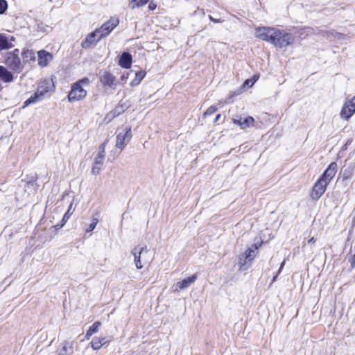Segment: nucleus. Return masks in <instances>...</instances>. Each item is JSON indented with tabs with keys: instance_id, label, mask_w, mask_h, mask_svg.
<instances>
[{
	"instance_id": "nucleus-1",
	"label": "nucleus",
	"mask_w": 355,
	"mask_h": 355,
	"mask_svg": "<svg viewBox=\"0 0 355 355\" xmlns=\"http://www.w3.org/2000/svg\"><path fill=\"white\" fill-rule=\"evenodd\" d=\"M337 169L338 165L336 162H331L329 165L311 189L310 196L313 200H318L324 193L328 184L335 176Z\"/></svg>"
},
{
	"instance_id": "nucleus-2",
	"label": "nucleus",
	"mask_w": 355,
	"mask_h": 355,
	"mask_svg": "<svg viewBox=\"0 0 355 355\" xmlns=\"http://www.w3.org/2000/svg\"><path fill=\"white\" fill-rule=\"evenodd\" d=\"M90 83V80L86 77L74 83L67 96L68 101L70 103H73L83 100L87 94L86 88L89 86Z\"/></svg>"
},
{
	"instance_id": "nucleus-3",
	"label": "nucleus",
	"mask_w": 355,
	"mask_h": 355,
	"mask_svg": "<svg viewBox=\"0 0 355 355\" xmlns=\"http://www.w3.org/2000/svg\"><path fill=\"white\" fill-rule=\"evenodd\" d=\"M261 245V243L253 244L239 256L237 264L239 270L244 271L251 267Z\"/></svg>"
},
{
	"instance_id": "nucleus-4",
	"label": "nucleus",
	"mask_w": 355,
	"mask_h": 355,
	"mask_svg": "<svg viewBox=\"0 0 355 355\" xmlns=\"http://www.w3.org/2000/svg\"><path fill=\"white\" fill-rule=\"evenodd\" d=\"M131 254L134 257L135 265L137 269H141L145 264L152 260L149 254L150 250L146 246L135 247L132 250Z\"/></svg>"
},
{
	"instance_id": "nucleus-5",
	"label": "nucleus",
	"mask_w": 355,
	"mask_h": 355,
	"mask_svg": "<svg viewBox=\"0 0 355 355\" xmlns=\"http://www.w3.org/2000/svg\"><path fill=\"white\" fill-rule=\"evenodd\" d=\"M132 131L130 126H125L118 130L116 135V147L123 150L128 144L132 138Z\"/></svg>"
},
{
	"instance_id": "nucleus-6",
	"label": "nucleus",
	"mask_w": 355,
	"mask_h": 355,
	"mask_svg": "<svg viewBox=\"0 0 355 355\" xmlns=\"http://www.w3.org/2000/svg\"><path fill=\"white\" fill-rule=\"evenodd\" d=\"M119 24V18L112 17L107 21L102 24L101 27L96 29L98 37L102 39L107 37Z\"/></svg>"
},
{
	"instance_id": "nucleus-7",
	"label": "nucleus",
	"mask_w": 355,
	"mask_h": 355,
	"mask_svg": "<svg viewBox=\"0 0 355 355\" xmlns=\"http://www.w3.org/2000/svg\"><path fill=\"white\" fill-rule=\"evenodd\" d=\"M276 36L274 37V41H272V44L275 46L278 47H285L290 45L293 40V36L288 33L284 31H281L278 29H275Z\"/></svg>"
},
{
	"instance_id": "nucleus-8",
	"label": "nucleus",
	"mask_w": 355,
	"mask_h": 355,
	"mask_svg": "<svg viewBox=\"0 0 355 355\" xmlns=\"http://www.w3.org/2000/svg\"><path fill=\"white\" fill-rule=\"evenodd\" d=\"M5 63L12 70L21 71L23 66L19 57V50L15 49L13 51L9 52L6 55Z\"/></svg>"
},
{
	"instance_id": "nucleus-9",
	"label": "nucleus",
	"mask_w": 355,
	"mask_h": 355,
	"mask_svg": "<svg viewBox=\"0 0 355 355\" xmlns=\"http://www.w3.org/2000/svg\"><path fill=\"white\" fill-rule=\"evenodd\" d=\"M275 28L272 27H258L256 28L255 36L263 41H266L272 44L274 41V37L276 35Z\"/></svg>"
},
{
	"instance_id": "nucleus-10",
	"label": "nucleus",
	"mask_w": 355,
	"mask_h": 355,
	"mask_svg": "<svg viewBox=\"0 0 355 355\" xmlns=\"http://www.w3.org/2000/svg\"><path fill=\"white\" fill-rule=\"evenodd\" d=\"M55 85L52 79L42 80L38 85L37 92L43 98L54 91Z\"/></svg>"
},
{
	"instance_id": "nucleus-11",
	"label": "nucleus",
	"mask_w": 355,
	"mask_h": 355,
	"mask_svg": "<svg viewBox=\"0 0 355 355\" xmlns=\"http://www.w3.org/2000/svg\"><path fill=\"white\" fill-rule=\"evenodd\" d=\"M355 112V103L351 99L345 101L340 112L342 119L348 121Z\"/></svg>"
},
{
	"instance_id": "nucleus-12",
	"label": "nucleus",
	"mask_w": 355,
	"mask_h": 355,
	"mask_svg": "<svg viewBox=\"0 0 355 355\" xmlns=\"http://www.w3.org/2000/svg\"><path fill=\"white\" fill-rule=\"evenodd\" d=\"M100 81L105 87L115 89L117 85L116 78L110 72H104L100 76Z\"/></svg>"
},
{
	"instance_id": "nucleus-13",
	"label": "nucleus",
	"mask_w": 355,
	"mask_h": 355,
	"mask_svg": "<svg viewBox=\"0 0 355 355\" xmlns=\"http://www.w3.org/2000/svg\"><path fill=\"white\" fill-rule=\"evenodd\" d=\"M101 38L98 37V35L95 30L94 32L89 33L85 40L81 43V46L84 49H89L93 45H95Z\"/></svg>"
},
{
	"instance_id": "nucleus-14",
	"label": "nucleus",
	"mask_w": 355,
	"mask_h": 355,
	"mask_svg": "<svg viewBox=\"0 0 355 355\" xmlns=\"http://www.w3.org/2000/svg\"><path fill=\"white\" fill-rule=\"evenodd\" d=\"M38 64L41 67H46L53 60V55L44 50H40L37 52Z\"/></svg>"
},
{
	"instance_id": "nucleus-15",
	"label": "nucleus",
	"mask_w": 355,
	"mask_h": 355,
	"mask_svg": "<svg viewBox=\"0 0 355 355\" xmlns=\"http://www.w3.org/2000/svg\"><path fill=\"white\" fill-rule=\"evenodd\" d=\"M197 277L196 275H193L191 277H189L182 281L178 282L176 284V288L175 289V291H178V290H183L187 288H188L190 285H191L193 283L195 282L196 280Z\"/></svg>"
},
{
	"instance_id": "nucleus-16",
	"label": "nucleus",
	"mask_w": 355,
	"mask_h": 355,
	"mask_svg": "<svg viewBox=\"0 0 355 355\" xmlns=\"http://www.w3.org/2000/svg\"><path fill=\"white\" fill-rule=\"evenodd\" d=\"M110 340L105 337H94L91 341V347L94 350H98L102 346L108 345Z\"/></svg>"
},
{
	"instance_id": "nucleus-17",
	"label": "nucleus",
	"mask_w": 355,
	"mask_h": 355,
	"mask_svg": "<svg viewBox=\"0 0 355 355\" xmlns=\"http://www.w3.org/2000/svg\"><path fill=\"white\" fill-rule=\"evenodd\" d=\"M132 64V56L130 53L124 52L121 55L119 64L125 69H129Z\"/></svg>"
},
{
	"instance_id": "nucleus-18",
	"label": "nucleus",
	"mask_w": 355,
	"mask_h": 355,
	"mask_svg": "<svg viewBox=\"0 0 355 355\" xmlns=\"http://www.w3.org/2000/svg\"><path fill=\"white\" fill-rule=\"evenodd\" d=\"M107 140H106L104 143L101 144L100 146V152L98 156L94 159V164L97 166H101L103 164L104 158L105 156V146L107 143Z\"/></svg>"
},
{
	"instance_id": "nucleus-19",
	"label": "nucleus",
	"mask_w": 355,
	"mask_h": 355,
	"mask_svg": "<svg viewBox=\"0 0 355 355\" xmlns=\"http://www.w3.org/2000/svg\"><path fill=\"white\" fill-rule=\"evenodd\" d=\"M0 79L6 83H10L13 80V76L6 67L0 66Z\"/></svg>"
},
{
	"instance_id": "nucleus-20",
	"label": "nucleus",
	"mask_w": 355,
	"mask_h": 355,
	"mask_svg": "<svg viewBox=\"0 0 355 355\" xmlns=\"http://www.w3.org/2000/svg\"><path fill=\"white\" fill-rule=\"evenodd\" d=\"M13 47V44L10 42L6 35L0 33V51L9 49Z\"/></svg>"
},
{
	"instance_id": "nucleus-21",
	"label": "nucleus",
	"mask_w": 355,
	"mask_h": 355,
	"mask_svg": "<svg viewBox=\"0 0 355 355\" xmlns=\"http://www.w3.org/2000/svg\"><path fill=\"white\" fill-rule=\"evenodd\" d=\"M21 55L24 62L35 61L36 58L34 51L30 49L24 50Z\"/></svg>"
},
{
	"instance_id": "nucleus-22",
	"label": "nucleus",
	"mask_w": 355,
	"mask_h": 355,
	"mask_svg": "<svg viewBox=\"0 0 355 355\" xmlns=\"http://www.w3.org/2000/svg\"><path fill=\"white\" fill-rule=\"evenodd\" d=\"M146 76V72L145 71H139L138 72H137L135 73V78L130 82V86L131 87H135V86H137L140 84V83L141 82V80L144 78Z\"/></svg>"
},
{
	"instance_id": "nucleus-23",
	"label": "nucleus",
	"mask_w": 355,
	"mask_h": 355,
	"mask_svg": "<svg viewBox=\"0 0 355 355\" xmlns=\"http://www.w3.org/2000/svg\"><path fill=\"white\" fill-rule=\"evenodd\" d=\"M42 99L43 98L40 95H39L37 92H35V93L33 95H32L24 103L23 107H26L31 104L36 103Z\"/></svg>"
},
{
	"instance_id": "nucleus-24",
	"label": "nucleus",
	"mask_w": 355,
	"mask_h": 355,
	"mask_svg": "<svg viewBox=\"0 0 355 355\" xmlns=\"http://www.w3.org/2000/svg\"><path fill=\"white\" fill-rule=\"evenodd\" d=\"M149 1L150 0H131L129 2L128 6L131 10H135L146 5Z\"/></svg>"
},
{
	"instance_id": "nucleus-25",
	"label": "nucleus",
	"mask_w": 355,
	"mask_h": 355,
	"mask_svg": "<svg viewBox=\"0 0 355 355\" xmlns=\"http://www.w3.org/2000/svg\"><path fill=\"white\" fill-rule=\"evenodd\" d=\"M254 122V119L252 116H248L245 119H243L242 122V129H245L247 128H250L253 126Z\"/></svg>"
},
{
	"instance_id": "nucleus-26",
	"label": "nucleus",
	"mask_w": 355,
	"mask_h": 355,
	"mask_svg": "<svg viewBox=\"0 0 355 355\" xmlns=\"http://www.w3.org/2000/svg\"><path fill=\"white\" fill-rule=\"evenodd\" d=\"M98 223V219L96 218H94L91 222V223L89 225V226L85 229L86 232H90L93 231L96 225Z\"/></svg>"
},
{
	"instance_id": "nucleus-27",
	"label": "nucleus",
	"mask_w": 355,
	"mask_h": 355,
	"mask_svg": "<svg viewBox=\"0 0 355 355\" xmlns=\"http://www.w3.org/2000/svg\"><path fill=\"white\" fill-rule=\"evenodd\" d=\"M101 326V322L99 321L95 322L88 330H89L93 334L98 332L99 327Z\"/></svg>"
},
{
	"instance_id": "nucleus-28",
	"label": "nucleus",
	"mask_w": 355,
	"mask_h": 355,
	"mask_svg": "<svg viewBox=\"0 0 355 355\" xmlns=\"http://www.w3.org/2000/svg\"><path fill=\"white\" fill-rule=\"evenodd\" d=\"M71 207H72V204L70 205L69 209L64 214V216L62 218V224L60 225V227H62L64 225V224L69 220V218H70L71 215L72 214V212H71Z\"/></svg>"
},
{
	"instance_id": "nucleus-29",
	"label": "nucleus",
	"mask_w": 355,
	"mask_h": 355,
	"mask_svg": "<svg viewBox=\"0 0 355 355\" xmlns=\"http://www.w3.org/2000/svg\"><path fill=\"white\" fill-rule=\"evenodd\" d=\"M216 110H217V107L216 106H214V105L210 106L204 112L203 116L205 117H206L207 116H210V115L213 114L215 112H216Z\"/></svg>"
},
{
	"instance_id": "nucleus-30",
	"label": "nucleus",
	"mask_w": 355,
	"mask_h": 355,
	"mask_svg": "<svg viewBox=\"0 0 355 355\" xmlns=\"http://www.w3.org/2000/svg\"><path fill=\"white\" fill-rule=\"evenodd\" d=\"M128 107V105H124L123 102L122 101H120L119 103L118 107H116V110L118 112V114H121V112H123L125 109Z\"/></svg>"
},
{
	"instance_id": "nucleus-31",
	"label": "nucleus",
	"mask_w": 355,
	"mask_h": 355,
	"mask_svg": "<svg viewBox=\"0 0 355 355\" xmlns=\"http://www.w3.org/2000/svg\"><path fill=\"white\" fill-rule=\"evenodd\" d=\"M8 8V3L6 0H0V14H3Z\"/></svg>"
},
{
	"instance_id": "nucleus-32",
	"label": "nucleus",
	"mask_w": 355,
	"mask_h": 355,
	"mask_svg": "<svg viewBox=\"0 0 355 355\" xmlns=\"http://www.w3.org/2000/svg\"><path fill=\"white\" fill-rule=\"evenodd\" d=\"M256 82V80L247 79L243 83L244 87H251Z\"/></svg>"
},
{
	"instance_id": "nucleus-33",
	"label": "nucleus",
	"mask_w": 355,
	"mask_h": 355,
	"mask_svg": "<svg viewBox=\"0 0 355 355\" xmlns=\"http://www.w3.org/2000/svg\"><path fill=\"white\" fill-rule=\"evenodd\" d=\"M100 171H101V166L95 165V164L93 166V167L92 168V173L94 175L98 174L100 173Z\"/></svg>"
},
{
	"instance_id": "nucleus-34",
	"label": "nucleus",
	"mask_w": 355,
	"mask_h": 355,
	"mask_svg": "<svg viewBox=\"0 0 355 355\" xmlns=\"http://www.w3.org/2000/svg\"><path fill=\"white\" fill-rule=\"evenodd\" d=\"M148 8L150 10H154L157 8V4L153 1H150Z\"/></svg>"
},
{
	"instance_id": "nucleus-35",
	"label": "nucleus",
	"mask_w": 355,
	"mask_h": 355,
	"mask_svg": "<svg viewBox=\"0 0 355 355\" xmlns=\"http://www.w3.org/2000/svg\"><path fill=\"white\" fill-rule=\"evenodd\" d=\"M242 122H243V119L242 118H240L239 119H233V123L234 124L240 126L241 128H242Z\"/></svg>"
},
{
	"instance_id": "nucleus-36",
	"label": "nucleus",
	"mask_w": 355,
	"mask_h": 355,
	"mask_svg": "<svg viewBox=\"0 0 355 355\" xmlns=\"http://www.w3.org/2000/svg\"><path fill=\"white\" fill-rule=\"evenodd\" d=\"M128 73L125 72L124 73H123L121 76V81H125L128 78Z\"/></svg>"
},
{
	"instance_id": "nucleus-37",
	"label": "nucleus",
	"mask_w": 355,
	"mask_h": 355,
	"mask_svg": "<svg viewBox=\"0 0 355 355\" xmlns=\"http://www.w3.org/2000/svg\"><path fill=\"white\" fill-rule=\"evenodd\" d=\"M209 18L210 19V20H211L214 23H220L221 22L220 19H214L211 15L209 16Z\"/></svg>"
},
{
	"instance_id": "nucleus-38",
	"label": "nucleus",
	"mask_w": 355,
	"mask_h": 355,
	"mask_svg": "<svg viewBox=\"0 0 355 355\" xmlns=\"http://www.w3.org/2000/svg\"><path fill=\"white\" fill-rule=\"evenodd\" d=\"M92 335H93V334L89 330H87V331L86 332V334H85L86 339L88 340Z\"/></svg>"
},
{
	"instance_id": "nucleus-39",
	"label": "nucleus",
	"mask_w": 355,
	"mask_h": 355,
	"mask_svg": "<svg viewBox=\"0 0 355 355\" xmlns=\"http://www.w3.org/2000/svg\"><path fill=\"white\" fill-rule=\"evenodd\" d=\"M315 242V240L314 237L311 238V239L308 241V243H314Z\"/></svg>"
},
{
	"instance_id": "nucleus-40",
	"label": "nucleus",
	"mask_w": 355,
	"mask_h": 355,
	"mask_svg": "<svg viewBox=\"0 0 355 355\" xmlns=\"http://www.w3.org/2000/svg\"><path fill=\"white\" fill-rule=\"evenodd\" d=\"M220 114H217L215 118L214 122L215 123L217 122L220 119Z\"/></svg>"
},
{
	"instance_id": "nucleus-41",
	"label": "nucleus",
	"mask_w": 355,
	"mask_h": 355,
	"mask_svg": "<svg viewBox=\"0 0 355 355\" xmlns=\"http://www.w3.org/2000/svg\"><path fill=\"white\" fill-rule=\"evenodd\" d=\"M284 263H285V261H284L282 264H281V266H280V268H279V272H280L281 270L283 268L284 266Z\"/></svg>"
},
{
	"instance_id": "nucleus-42",
	"label": "nucleus",
	"mask_w": 355,
	"mask_h": 355,
	"mask_svg": "<svg viewBox=\"0 0 355 355\" xmlns=\"http://www.w3.org/2000/svg\"><path fill=\"white\" fill-rule=\"evenodd\" d=\"M350 175H351V173L348 174L347 175H345V174H344V178H348L350 177Z\"/></svg>"
},
{
	"instance_id": "nucleus-43",
	"label": "nucleus",
	"mask_w": 355,
	"mask_h": 355,
	"mask_svg": "<svg viewBox=\"0 0 355 355\" xmlns=\"http://www.w3.org/2000/svg\"><path fill=\"white\" fill-rule=\"evenodd\" d=\"M252 80H256V81L258 80V76H254Z\"/></svg>"
},
{
	"instance_id": "nucleus-44",
	"label": "nucleus",
	"mask_w": 355,
	"mask_h": 355,
	"mask_svg": "<svg viewBox=\"0 0 355 355\" xmlns=\"http://www.w3.org/2000/svg\"><path fill=\"white\" fill-rule=\"evenodd\" d=\"M10 41H15V37H14L13 36H12V37H10Z\"/></svg>"
},
{
	"instance_id": "nucleus-45",
	"label": "nucleus",
	"mask_w": 355,
	"mask_h": 355,
	"mask_svg": "<svg viewBox=\"0 0 355 355\" xmlns=\"http://www.w3.org/2000/svg\"><path fill=\"white\" fill-rule=\"evenodd\" d=\"M306 30H307V33H310L311 31V28H307Z\"/></svg>"
},
{
	"instance_id": "nucleus-46",
	"label": "nucleus",
	"mask_w": 355,
	"mask_h": 355,
	"mask_svg": "<svg viewBox=\"0 0 355 355\" xmlns=\"http://www.w3.org/2000/svg\"><path fill=\"white\" fill-rule=\"evenodd\" d=\"M63 349H64V351H65V352L67 351L66 346H64V347H63Z\"/></svg>"
},
{
	"instance_id": "nucleus-47",
	"label": "nucleus",
	"mask_w": 355,
	"mask_h": 355,
	"mask_svg": "<svg viewBox=\"0 0 355 355\" xmlns=\"http://www.w3.org/2000/svg\"><path fill=\"white\" fill-rule=\"evenodd\" d=\"M337 36L339 38L341 36V35L340 34H338Z\"/></svg>"
}]
</instances>
